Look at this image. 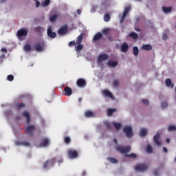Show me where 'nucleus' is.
<instances>
[{
	"instance_id": "obj_41",
	"label": "nucleus",
	"mask_w": 176,
	"mask_h": 176,
	"mask_svg": "<svg viewBox=\"0 0 176 176\" xmlns=\"http://www.w3.org/2000/svg\"><path fill=\"white\" fill-rule=\"evenodd\" d=\"M56 20H57V14L52 15L50 17V21L51 23H54Z\"/></svg>"
},
{
	"instance_id": "obj_48",
	"label": "nucleus",
	"mask_w": 176,
	"mask_h": 176,
	"mask_svg": "<svg viewBox=\"0 0 176 176\" xmlns=\"http://www.w3.org/2000/svg\"><path fill=\"white\" fill-rule=\"evenodd\" d=\"M142 102H143V104H144L145 105H149V100H146V99H142Z\"/></svg>"
},
{
	"instance_id": "obj_5",
	"label": "nucleus",
	"mask_w": 176,
	"mask_h": 176,
	"mask_svg": "<svg viewBox=\"0 0 176 176\" xmlns=\"http://www.w3.org/2000/svg\"><path fill=\"white\" fill-rule=\"evenodd\" d=\"M34 131H35V125H30L25 128V133L29 137H34Z\"/></svg>"
},
{
	"instance_id": "obj_62",
	"label": "nucleus",
	"mask_w": 176,
	"mask_h": 176,
	"mask_svg": "<svg viewBox=\"0 0 176 176\" xmlns=\"http://www.w3.org/2000/svg\"><path fill=\"white\" fill-rule=\"evenodd\" d=\"M6 0H0L1 3H3V2H6Z\"/></svg>"
},
{
	"instance_id": "obj_14",
	"label": "nucleus",
	"mask_w": 176,
	"mask_h": 176,
	"mask_svg": "<svg viewBox=\"0 0 176 176\" xmlns=\"http://www.w3.org/2000/svg\"><path fill=\"white\" fill-rule=\"evenodd\" d=\"M49 144H50V142L49 141V138H44L42 139L40 145L41 146H49Z\"/></svg>"
},
{
	"instance_id": "obj_11",
	"label": "nucleus",
	"mask_w": 176,
	"mask_h": 176,
	"mask_svg": "<svg viewBox=\"0 0 176 176\" xmlns=\"http://www.w3.org/2000/svg\"><path fill=\"white\" fill-rule=\"evenodd\" d=\"M109 56L107 54H102L98 56V63L100 64V63H102L103 61H105L106 60H108Z\"/></svg>"
},
{
	"instance_id": "obj_64",
	"label": "nucleus",
	"mask_w": 176,
	"mask_h": 176,
	"mask_svg": "<svg viewBox=\"0 0 176 176\" xmlns=\"http://www.w3.org/2000/svg\"><path fill=\"white\" fill-rule=\"evenodd\" d=\"M135 31L140 32V31H141V30H140L138 28H135Z\"/></svg>"
},
{
	"instance_id": "obj_12",
	"label": "nucleus",
	"mask_w": 176,
	"mask_h": 176,
	"mask_svg": "<svg viewBox=\"0 0 176 176\" xmlns=\"http://www.w3.org/2000/svg\"><path fill=\"white\" fill-rule=\"evenodd\" d=\"M67 32H68V26L67 25L61 27L58 31L59 35H65Z\"/></svg>"
},
{
	"instance_id": "obj_27",
	"label": "nucleus",
	"mask_w": 176,
	"mask_h": 176,
	"mask_svg": "<svg viewBox=\"0 0 176 176\" xmlns=\"http://www.w3.org/2000/svg\"><path fill=\"white\" fill-rule=\"evenodd\" d=\"M129 36H131L132 39H138V34L134 32H131Z\"/></svg>"
},
{
	"instance_id": "obj_47",
	"label": "nucleus",
	"mask_w": 176,
	"mask_h": 176,
	"mask_svg": "<svg viewBox=\"0 0 176 176\" xmlns=\"http://www.w3.org/2000/svg\"><path fill=\"white\" fill-rule=\"evenodd\" d=\"M167 107H168V104L166 102H163L162 103V109H164V108H167Z\"/></svg>"
},
{
	"instance_id": "obj_35",
	"label": "nucleus",
	"mask_w": 176,
	"mask_h": 176,
	"mask_svg": "<svg viewBox=\"0 0 176 176\" xmlns=\"http://www.w3.org/2000/svg\"><path fill=\"white\" fill-rule=\"evenodd\" d=\"M113 124L116 129L119 130L120 129H122V124L118 123V122H113Z\"/></svg>"
},
{
	"instance_id": "obj_28",
	"label": "nucleus",
	"mask_w": 176,
	"mask_h": 176,
	"mask_svg": "<svg viewBox=\"0 0 176 176\" xmlns=\"http://www.w3.org/2000/svg\"><path fill=\"white\" fill-rule=\"evenodd\" d=\"M83 39V34H81L77 37L76 44L79 45L82 43V41Z\"/></svg>"
},
{
	"instance_id": "obj_10",
	"label": "nucleus",
	"mask_w": 176,
	"mask_h": 176,
	"mask_svg": "<svg viewBox=\"0 0 176 176\" xmlns=\"http://www.w3.org/2000/svg\"><path fill=\"white\" fill-rule=\"evenodd\" d=\"M16 145L18 146H31V143L27 140H23V141H16L15 142Z\"/></svg>"
},
{
	"instance_id": "obj_34",
	"label": "nucleus",
	"mask_w": 176,
	"mask_h": 176,
	"mask_svg": "<svg viewBox=\"0 0 176 176\" xmlns=\"http://www.w3.org/2000/svg\"><path fill=\"white\" fill-rule=\"evenodd\" d=\"M125 157H132V159H137V154L134 153L131 154H125Z\"/></svg>"
},
{
	"instance_id": "obj_43",
	"label": "nucleus",
	"mask_w": 176,
	"mask_h": 176,
	"mask_svg": "<svg viewBox=\"0 0 176 176\" xmlns=\"http://www.w3.org/2000/svg\"><path fill=\"white\" fill-rule=\"evenodd\" d=\"M109 162L111 163H113V164H116V163H118V160L115 159V158H113V157H109L108 158Z\"/></svg>"
},
{
	"instance_id": "obj_6",
	"label": "nucleus",
	"mask_w": 176,
	"mask_h": 176,
	"mask_svg": "<svg viewBox=\"0 0 176 176\" xmlns=\"http://www.w3.org/2000/svg\"><path fill=\"white\" fill-rule=\"evenodd\" d=\"M67 156L72 160L76 159V157L78 156V151H76V150L69 149L67 151Z\"/></svg>"
},
{
	"instance_id": "obj_50",
	"label": "nucleus",
	"mask_w": 176,
	"mask_h": 176,
	"mask_svg": "<svg viewBox=\"0 0 176 176\" xmlns=\"http://www.w3.org/2000/svg\"><path fill=\"white\" fill-rule=\"evenodd\" d=\"M113 86L115 87H116V86H119V82H118V80H114L113 81Z\"/></svg>"
},
{
	"instance_id": "obj_51",
	"label": "nucleus",
	"mask_w": 176,
	"mask_h": 176,
	"mask_svg": "<svg viewBox=\"0 0 176 176\" xmlns=\"http://www.w3.org/2000/svg\"><path fill=\"white\" fill-rule=\"evenodd\" d=\"M167 38H168L167 34H164L162 35V39H163L164 41H167Z\"/></svg>"
},
{
	"instance_id": "obj_56",
	"label": "nucleus",
	"mask_w": 176,
	"mask_h": 176,
	"mask_svg": "<svg viewBox=\"0 0 176 176\" xmlns=\"http://www.w3.org/2000/svg\"><path fill=\"white\" fill-rule=\"evenodd\" d=\"M163 151H164V152L165 153H167V152H168V151L167 150V148H166V147H164V148H163Z\"/></svg>"
},
{
	"instance_id": "obj_4",
	"label": "nucleus",
	"mask_w": 176,
	"mask_h": 176,
	"mask_svg": "<svg viewBox=\"0 0 176 176\" xmlns=\"http://www.w3.org/2000/svg\"><path fill=\"white\" fill-rule=\"evenodd\" d=\"M116 149L118 152H120V153H129V152L131 151V147L130 146H127L125 147H123L122 146H118Z\"/></svg>"
},
{
	"instance_id": "obj_3",
	"label": "nucleus",
	"mask_w": 176,
	"mask_h": 176,
	"mask_svg": "<svg viewBox=\"0 0 176 176\" xmlns=\"http://www.w3.org/2000/svg\"><path fill=\"white\" fill-rule=\"evenodd\" d=\"M44 47H45V41L43 40L39 41L34 45V49L36 52H42Z\"/></svg>"
},
{
	"instance_id": "obj_25",
	"label": "nucleus",
	"mask_w": 176,
	"mask_h": 176,
	"mask_svg": "<svg viewBox=\"0 0 176 176\" xmlns=\"http://www.w3.org/2000/svg\"><path fill=\"white\" fill-rule=\"evenodd\" d=\"M142 49H143V50H152V45L149 44L143 45Z\"/></svg>"
},
{
	"instance_id": "obj_8",
	"label": "nucleus",
	"mask_w": 176,
	"mask_h": 176,
	"mask_svg": "<svg viewBox=\"0 0 176 176\" xmlns=\"http://www.w3.org/2000/svg\"><path fill=\"white\" fill-rule=\"evenodd\" d=\"M135 171H145L148 170V165L146 164H139L135 166Z\"/></svg>"
},
{
	"instance_id": "obj_21",
	"label": "nucleus",
	"mask_w": 176,
	"mask_h": 176,
	"mask_svg": "<svg viewBox=\"0 0 176 176\" xmlns=\"http://www.w3.org/2000/svg\"><path fill=\"white\" fill-rule=\"evenodd\" d=\"M165 83L167 86V87H171L172 89L174 87V84L171 82V79L167 78L165 80Z\"/></svg>"
},
{
	"instance_id": "obj_24",
	"label": "nucleus",
	"mask_w": 176,
	"mask_h": 176,
	"mask_svg": "<svg viewBox=\"0 0 176 176\" xmlns=\"http://www.w3.org/2000/svg\"><path fill=\"white\" fill-rule=\"evenodd\" d=\"M162 10L164 12V13H170V12H171V10H173V7H163L162 8Z\"/></svg>"
},
{
	"instance_id": "obj_46",
	"label": "nucleus",
	"mask_w": 176,
	"mask_h": 176,
	"mask_svg": "<svg viewBox=\"0 0 176 176\" xmlns=\"http://www.w3.org/2000/svg\"><path fill=\"white\" fill-rule=\"evenodd\" d=\"M102 34L104 35H108L109 34V29L106 28L102 30Z\"/></svg>"
},
{
	"instance_id": "obj_42",
	"label": "nucleus",
	"mask_w": 176,
	"mask_h": 176,
	"mask_svg": "<svg viewBox=\"0 0 176 176\" xmlns=\"http://www.w3.org/2000/svg\"><path fill=\"white\" fill-rule=\"evenodd\" d=\"M41 5L44 7L49 6V5H50V0H45Z\"/></svg>"
},
{
	"instance_id": "obj_59",
	"label": "nucleus",
	"mask_w": 176,
	"mask_h": 176,
	"mask_svg": "<svg viewBox=\"0 0 176 176\" xmlns=\"http://www.w3.org/2000/svg\"><path fill=\"white\" fill-rule=\"evenodd\" d=\"M170 139L169 138H167L166 140V144H170Z\"/></svg>"
},
{
	"instance_id": "obj_23",
	"label": "nucleus",
	"mask_w": 176,
	"mask_h": 176,
	"mask_svg": "<svg viewBox=\"0 0 176 176\" xmlns=\"http://www.w3.org/2000/svg\"><path fill=\"white\" fill-rule=\"evenodd\" d=\"M34 31L37 34H41V32H43V31H45V28H43L41 26H38V27L35 28Z\"/></svg>"
},
{
	"instance_id": "obj_36",
	"label": "nucleus",
	"mask_w": 176,
	"mask_h": 176,
	"mask_svg": "<svg viewBox=\"0 0 176 176\" xmlns=\"http://www.w3.org/2000/svg\"><path fill=\"white\" fill-rule=\"evenodd\" d=\"M108 65L109 67H113V68H115V67H116L118 65V62L109 61Z\"/></svg>"
},
{
	"instance_id": "obj_60",
	"label": "nucleus",
	"mask_w": 176,
	"mask_h": 176,
	"mask_svg": "<svg viewBox=\"0 0 176 176\" xmlns=\"http://www.w3.org/2000/svg\"><path fill=\"white\" fill-rule=\"evenodd\" d=\"M124 20V17H123V15H122V16L120 19V23H123Z\"/></svg>"
},
{
	"instance_id": "obj_49",
	"label": "nucleus",
	"mask_w": 176,
	"mask_h": 176,
	"mask_svg": "<svg viewBox=\"0 0 176 176\" xmlns=\"http://www.w3.org/2000/svg\"><path fill=\"white\" fill-rule=\"evenodd\" d=\"M72 45H73V46H75L76 45V43L75 41H70L69 43V47H71L72 46Z\"/></svg>"
},
{
	"instance_id": "obj_52",
	"label": "nucleus",
	"mask_w": 176,
	"mask_h": 176,
	"mask_svg": "<svg viewBox=\"0 0 176 176\" xmlns=\"http://www.w3.org/2000/svg\"><path fill=\"white\" fill-rule=\"evenodd\" d=\"M154 175L158 176L159 175V170L156 169L154 170Z\"/></svg>"
},
{
	"instance_id": "obj_29",
	"label": "nucleus",
	"mask_w": 176,
	"mask_h": 176,
	"mask_svg": "<svg viewBox=\"0 0 176 176\" xmlns=\"http://www.w3.org/2000/svg\"><path fill=\"white\" fill-rule=\"evenodd\" d=\"M146 134H148V131L145 129H142L140 133V137H145Z\"/></svg>"
},
{
	"instance_id": "obj_26",
	"label": "nucleus",
	"mask_w": 176,
	"mask_h": 176,
	"mask_svg": "<svg viewBox=\"0 0 176 176\" xmlns=\"http://www.w3.org/2000/svg\"><path fill=\"white\" fill-rule=\"evenodd\" d=\"M102 93H103L104 96H105V97H109L110 98H112V97H113L112 93H111L108 90H104V91H103Z\"/></svg>"
},
{
	"instance_id": "obj_7",
	"label": "nucleus",
	"mask_w": 176,
	"mask_h": 176,
	"mask_svg": "<svg viewBox=\"0 0 176 176\" xmlns=\"http://www.w3.org/2000/svg\"><path fill=\"white\" fill-rule=\"evenodd\" d=\"M47 35L52 39H54L56 36H57V34L56 32H53V28L52 26H48L47 30Z\"/></svg>"
},
{
	"instance_id": "obj_40",
	"label": "nucleus",
	"mask_w": 176,
	"mask_h": 176,
	"mask_svg": "<svg viewBox=\"0 0 176 176\" xmlns=\"http://www.w3.org/2000/svg\"><path fill=\"white\" fill-rule=\"evenodd\" d=\"M64 142H65V144H71V138H69V136H65L64 138Z\"/></svg>"
},
{
	"instance_id": "obj_61",
	"label": "nucleus",
	"mask_w": 176,
	"mask_h": 176,
	"mask_svg": "<svg viewBox=\"0 0 176 176\" xmlns=\"http://www.w3.org/2000/svg\"><path fill=\"white\" fill-rule=\"evenodd\" d=\"M82 98H78V102H82Z\"/></svg>"
},
{
	"instance_id": "obj_54",
	"label": "nucleus",
	"mask_w": 176,
	"mask_h": 176,
	"mask_svg": "<svg viewBox=\"0 0 176 176\" xmlns=\"http://www.w3.org/2000/svg\"><path fill=\"white\" fill-rule=\"evenodd\" d=\"M1 52H3L4 53H8V50L6 48H1Z\"/></svg>"
},
{
	"instance_id": "obj_37",
	"label": "nucleus",
	"mask_w": 176,
	"mask_h": 176,
	"mask_svg": "<svg viewBox=\"0 0 176 176\" xmlns=\"http://www.w3.org/2000/svg\"><path fill=\"white\" fill-rule=\"evenodd\" d=\"M23 49L25 52H31V50H32V49L31 48V45L28 44L25 45Z\"/></svg>"
},
{
	"instance_id": "obj_17",
	"label": "nucleus",
	"mask_w": 176,
	"mask_h": 176,
	"mask_svg": "<svg viewBox=\"0 0 176 176\" xmlns=\"http://www.w3.org/2000/svg\"><path fill=\"white\" fill-rule=\"evenodd\" d=\"M102 38V33L98 32L94 35L93 38V41L94 42H97V41H100V39H101Z\"/></svg>"
},
{
	"instance_id": "obj_22",
	"label": "nucleus",
	"mask_w": 176,
	"mask_h": 176,
	"mask_svg": "<svg viewBox=\"0 0 176 176\" xmlns=\"http://www.w3.org/2000/svg\"><path fill=\"white\" fill-rule=\"evenodd\" d=\"M130 10H131V7L130 6L126 7L122 14L123 17H126L127 14H129V12H130Z\"/></svg>"
},
{
	"instance_id": "obj_1",
	"label": "nucleus",
	"mask_w": 176,
	"mask_h": 176,
	"mask_svg": "<svg viewBox=\"0 0 176 176\" xmlns=\"http://www.w3.org/2000/svg\"><path fill=\"white\" fill-rule=\"evenodd\" d=\"M123 132L125 133L128 138H131L134 135L133 133V128L131 126H126L123 128Z\"/></svg>"
},
{
	"instance_id": "obj_44",
	"label": "nucleus",
	"mask_w": 176,
	"mask_h": 176,
	"mask_svg": "<svg viewBox=\"0 0 176 176\" xmlns=\"http://www.w3.org/2000/svg\"><path fill=\"white\" fill-rule=\"evenodd\" d=\"M168 131H175V130H176V126H174V125H170V126L168 127Z\"/></svg>"
},
{
	"instance_id": "obj_57",
	"label": "nucleus",
	"mask_w": 176,
	"mask_h": 176,
	"mask_svg": "<svg viewBox=\"0 0 176 176\" xmlns=\"http://www.w3.org/2000/svg\"><path fill=\"white\" fill-rule=\"evenodd\" d=\"M113 142L116 144V145H118V140L116 138L113 139Z\"/></svg>"
},
{
	"instance_id": "obj_20",
	"label": "nucleus",
	"mask_w": 176,
	"mask_h": 176,
	"mask_svg": "<svg viewBox=\"0 0 176 176\" xmlns=\"http://www.w3.org/2000/svg\"><path fill=\"white\" fill-rule=\"evenodd\" d=\"M85 118H94V113L90 110L85 111Z\"/></svg>"
},
{
	"instance_id": "obj_2",
	"label": "nucleus",
	"mask_w": 176,
	"mask_h": 176,
	"mask_svg": "<svg viewBox=\"0 0 176 176\" xmlns=\"http://www.w3.org/2000/svg\"><path fill=\"white\" fill-rule=\"evenodd\" d=\"M27 35H28V30L24 28L20 29L16 33V36L20 39V41H23V36H27Z\"/></svg>"
},
{
	"instance_id": "obj_9",
	"label": "nucleus",
	"mask_w": 176,
	"mask_h": 176,
	"mask_svg": "<svg viewBox=\"0 0 176 176\" xmlns=\"http://www.w3.org/2000/svg\"><path fill=\"white\" fill-rule=\"evenodd\" d=\"M56 163V160L54 159L47 160L45 162H44L43 167V168H47V167H53L54 166V164Z\"/></svg>"
},
{
	"instance_id": "obj_15",
	"label": "nucleus",
	"mask_w": 176,
	"mask_h": 176,
	"mask_svg": "<svg viewBox=\"0 0 176 176\" xmlns=\"http://www.w3.org/2000/svg\"><path fill=\"white\" fill-rule=\"evenodd\" d=\"M153 140L155 144H156L157 146H160V145H162V143L160 142V141H159V140H160V134L157 133V134L154 136Z\"/></svg>"
},
{
	"instance_id": "obj_32",
	"label": "nucleus",
	"mask_w": 176,
	"mask_h": 176,
	"mask_svg": "<svg viewBox=\"0 0 176 176\" xmlns=\"http://www.w3.org/2000/svg\"><path fill=\"white\" fill-rule=\"evenodd\" d=\"M133 53L136 57L137 56H138V53H140V50L138 49V47H133Z\"/></svg>"
},
{
	"instance_id": "obj_53",
	"label": "nucleus",
	"mask_w": 176,
	"mask_h": 176,
	"mask_svg": "<svg viewBox=\"0 0 176 176\" xmlns=\"http://www.w3.org/2000/svg\"><path fill=\"white\" fill-rule=\"evenodd\" d=\"M96 9H97V6H94L92 9H91V11L94 12H96Z\"/></svg>"
},
{
	"instance_id": "obj_38",
	"label": "nucleus",
	"mask_w": 176,
	"mask_h": 176,
	"mask_svg": "<svg viewBox=\"0 0 176 176\" xmlns=\"http://www.w3.org/2000/svg\"><path fill=\"white\" fill-rule=\"evenodd\" d=\"M146 151L147 152V153H152L153 152V148H152V146L151 145H148Z\"/></svg>"
},
{
	"instance_id": "obj_16",
	"label": "nucleus",
	"mask_w": 176,
	"mask_h": 176,
	"mask_svg": "<svg viewBox=\"0 0 176 176\" xmlns=\"http://www.w3.org/2000/svg\"><path fill=\"white\" fill-rule=\"evenodd\" d=\"M120 49L122 53H127L129 52V45L126 43H124L122 44Z\"/></svg>"
},
{
	"instance_id": "obj_63",
	"label": "nucleus",
	"mask_w": 176,
	"mask_h": 176,
	"mask_svg": "<svg viewBox=\"0 0 176 176\" xmlns=\"http://www.w3.org/2000/svg\"><path fill=\"white\" fill-rule=\"evenodd\" d=\"M85 175H86V172L85 171L82 172V176H85Z\"/></svg>"
},
{
	"instance_id": "obj_18",
	"label": "nucleus",
	"mask_w": 176,
	"mask_h": 176,
	"mask_svg": "<svg viewBox=\"0 0 176 176\" xmlns=\"http://www.w3.org/2000/svg\"><path fill=\"white\" fill-rule=\"evenodd\" d=\"M65 91V96H67V97H69V96H72V89L69 87H66L64 89Z\"/></svg>"
},
{
	"instance_id": "obj_45",
	"label": "nucleus",
	"mask_w": 176,
	"mask_h": 176,
	"mask_svg": "<svg viewBox=\"0 0 176 176\" xmlns=\"http://www.w3.org/2000/svg\"><path fill=\"white\" fill-rule=\"evenodd\" d=\"M7 79L9 80V82H12V80L14 79V76H13V75H8Z\"/></svg>"
},
{
	"instance_id": "obj_19",
	"label": "nucleus",
	"mask_w": 176,
	"mask_h": 176,
	"mask_svg": "<svg viewBox=\"0 0 176 176\" xmlns=\"http://www.w3.org/2000/svg\"><path fill=\"white\" fill-rule=\"evenodd\" d=\"M22 115H23V118H26L27 123H30V122H31V118L30 117V113H28V111H24Z\"/></svg>"
},
{
	"instance_id": "obj_39",
	"label": "nucleus",
	"mask_w": 176,
	"mask_h": 176,
	"mask_svg": "<svg viewBox=\"0 0 176 176\" xmlns=\"http://www.w3.org/2000/svg\"><path fill=\"white\" fill-rule=\"evenodd\" d=\"M111 20V15L109 14H106L104 16V21H106V23H108Z\"/></svg>"
},
{
	"instance_id": "obj_31",
	"label": "nucleus",
	"mask_w": 176,
	"mask_h": 176,
	"mask_svg": "<svg viewBox=\"0 0 176 176\" xmlns=\"http://www.w3.org/2000/svg\"><path fill=\"white\" fill-rule=\"evenodd\" d=\"M25 107V104L18 102L16 104V109H21V108H24Z\"/></svg>"
},
{
	"instance_id": "obj_13",
	"label": "nucleus",
	"mask_w": 176,
	"mask_h": 176,
	"mask_svg": "<svg viewBox=\"0 0 176 176\" xmlns=\"http://www.w3.org/2000/svg\"><path fill=\"white\" fill-rule=\"evenodd\" d=\"M76 85L78 87H86L87 82L86 80L83 78H79L76 81Z\"/></svg>"
},
{
	"instance_id": "obj_33",
	"label": "nucleus",
	"mask_w": 176,
	"mask_h": 176,
	"mask_svg": "<svg viewBox=\"0 0 176 176\" xmlns=\"http://www.w3.org/2000/svg\"><path fill=\"white\" fill-rule=\"evenodd\" d=\"M113 112H116V109H109L107 110L108 116H112V115H113Z\"/></svg>"
},
{
	"instance_id": "obj_55",
	"label": "nucleus",
	"mask_w": 176,
	"mask_h": 176,
	"mask_svg": "<svg viewBox=\"0 0 176 176\" xmlns=\"http://www.w3.org/2000/svg\"><path fill=\"white\" fill-rule=\"evenodd\" d=\"M41 5V3L39 1H37L36 3V8H39V6Z\"/></svg>"
},
{
	"instance_id": "obj_58",
	"label": "nucleus",
	"mask_w": 176,
	"mask_h": 176,
	"mask_svg": "<svg viewBox=\"0 0 176 176\" xmlns=\"http://www.w3.org/2000/svg\"><path fill=\"white\" fill-rule=\"evenodd\" d=\"M82 13V10H77V14H80Z\"/></svg>"
},
{
	"instance_id": "obj_30",
	"label": "nucleus",
	"mask_w": 176,
	"mask_h": 176,
	"mask_svg": "<svg viewBox=\"0 0 176 176\" xmlns=\"http://www.w3.org/2000/svg\"><path fill=\"white\" fill-rule=\"evenodd\" d=\"M78 45L76 47H75L76 51L77 52V53H79V52H80L81 50H83V45L82 44H77Z\"/></svg>"
}]
</instances>
